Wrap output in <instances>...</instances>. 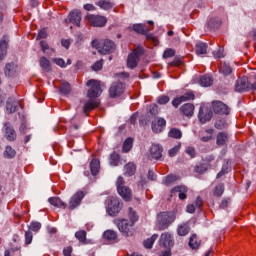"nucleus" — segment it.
<instances>
[{
  "label": "nucleus",
  "mask_w": 256,
  "mask_h": 256,
  "mask_svg": "<svg viewBox=\"0 0 256 256\" xmlns=\"http://www.w3.org/2000/svg\"><path fill=\"white\" fill-rule=\"evenodd\" d=\"M87 87H90L87 92V97L89 98L88 101L85 102L83 106V113L88 117L89 113L99 107L101 102L97 99L99 95H101V82L91 79L86 83Z\"/></svg>",
  "instance_id": "1"
},
{
  "label": "nucleus",
  "mask_w": 256,
  "mask_h": 256,
  "mask_svg": "<svg viewBox=\"0 0 256 256\" xmlns=\"http://www.w3.org/2000/svg\"><path fill=\"white\" fill-rule=\"evenodd\" d=\"M173 245H175L173 235L169 232L162 233L159 239V256H171V249Z\"/></svg>",
  "instance_id": "2"
},
{
  "label": "nucleus",
  "mask_w": 256,
  "mask_h": 256,
  "mask_svg": "<svg viewBox=\"0 0 256 256\" xmlns=\"http://www.w3.org/2000/svg\"><path fill=\"white\" fill-rule=\"evenodd\" d=\"M175 221V214L172 212H160L157 215L156 227L158 231L169 229L170 225Z\"/></svg>",
  "instance_id": "3"
},
{
  "label": "nucleus",
  "mask_w": 256,
  "mask_h": 256,
  "mask_svg": "<svg viewBox=\"0 0 256 256\" xmlns=\"http://www.w3.org/2000/svg\"><path fill=\"white\" fill-rule=\"evenodd\" d=\"M117 192L124 201H131L133 199V191L129 186H125V178L119 176L116 180Z\"/></svg>",
  "instance_id": "4"
},
{
  "label": "nucleus",
  "mask_w": 256,
  "mask_h": 256,
  "mask_svg": "<svg viewBox=\"0 0 256 256\" xmlns=\"http://www.w3.org/2000/svg\"><path fill=\"white\" fill-rule=\"evenodd\" d=\"M143 55H145V49L141 46L136 47L127 57V68L135 69Z\"/></svg>",
  "instance_id": "5"
},
{
  "label": "nucleus",
  "mask_w": 256,
  "mask_h": 256,
  "mask_svg": "<svg viewBox=\"0 0 256 256\" xmlns=\"http://www.w3.org/2000/svg\"><path fill=\"white\" fill-rule=\"evenodd\" d=\"M84 19L87 25H91V27H105L107 25V17L102 15L87 14Z\"/></svg>",
  "instance_id": "6"
},
{
  "label": "nucleus",
  "mask_w": 256,
  "mask_h": 256,
  "mask_svg": "<svg viewBox=\"0 0 256 256\" xmlns=\"http://www.w3.org/2000/svg\"><path fill=\"white\" fill-rule=\"evenodd\" d=\"M107 201V212L112 217H115V215H117L121 211L123 204H121L119 198L113 196L108 197Z\"/></svg>",
  "instance_id": "7"
},
{
  "label": "nucleus",
  "mask_w": 256,
  "mask_h": 256,
  "mask_svg": "<svg viewBox=\"0 0 256 256\" xmlns=\"http://www.w3.org/2000/svg\"><path fill=\"white\" fill-rule=\"evenodd\" d=\"M125 93V84L121 81L113 82L109 88V95L112 99H117V97H121Z\"/></svg>",
  "instance_id": "8"
},
{
  "label": "nucleus",
  "mask_w": 256,
  "mask_h": 256,
  "mask_svg": "<svg viewBox=\"0 0 256 256\" xmlns=\"http://www.w3.org/2000/svg\"><path fill=\"white\" fill-rule=\"evenodd\" d=\"M132 29L133 31H135V33H138L139 35H146V39H149L150 41H157L153 34H147L153 29V26L151 28H148L145 24H134L132 26Z\"/></svg>",
  "instance_id": "9"
},
{
  "label": "nucleus",
  "mask_w": 256,
  "mask_h": 256,
  "mask_svg": "<svg viewBox=\"0 0 256 256\" xmlns=\"http://www.w3.org/2000/svg\"><path fill=\"white\" fill-rule=\"evenodd\" d=\"M85 197V192L83 191H78L76 192L69 201L68 204V209L69 211H73L74 209H77V207H79V205H81V201H83Z\"/></svg>",
  "instance_id": "10"
},
{
  "label": "nucleus",
  "mask_w": 256,
  "mask_h": 256,
  "mask_svg": "<svg viewBox=\"0 0 256 256\" xmlns=\"http://www.w3.org/2000/svg\"><path fill=\"white\" fill-rule=\"evenodd\" d=\"M249 89H252L251 81H249V78L247 76H243L239 80H237L235 85L236 91H249Z\"/></svg>",
  "instance_id": "11"
},
{
  "label": "nucleus",
  "mask_w": 256,
  "mask_h": 256,
  "mask_svg": "<svg viewBox=\"0 0 256 256\" xmlns=\"http://www.w3.org/2000/svg\"><path fill=\"white\" fill-rule=\"evenodd\" d=\"M193 99H195V94L193 93V91H188L182 96L175 98L172 101V105L173 107L177 108L181 103H185V101H193Z\"/></svg>",
  "instance_id": "12"
},
{
  "label": "nucleus",
  "mask_w": 256,
  "mask_h": 256,
  "mask_svg": "<svg viewBox=\"0 0 256 256\" xmlns=\"http://www.w3.org/2000/svg\"><path fill=\"white\" fill-rule=\"evenodd\" d=\"M66 23H72L76 27H81V11L73 10L69 13L68 19L65 20Z\"/></svg>",
  "instance_id": "13"
},
{
  "label": "nucleus",
  "mask_w": 256,
  "mask_h": 256,
  "mask_svg": "<svg viewBox=\"0 0 256 256\" xmlns=\"http://www.w3.org/2000/svg\"><path fill=\"white\" fill-rule=\"evenodd\" d=\"M150 159H155L156 161H159L163 157V147H161L159 144H153L150 147Z\"/></svg>",
  "instance_id": "14"
},
{
  "label": "nucleus",
  "mask_w": 256,
  "mask_h": 256,
  "mask_svg": "<svg viewBox=\"0 0 256 256\" xmlns=\"http://www.w3.org/2000/svg\"><path fill=\"white\" fill-rule=\"evenodd\" d=\"M212 107L214 113H218L219 115H229V107L221 101L213 102Z\"/></svg>",
  "instance_id": "15"
},
{
  "label": "nucleus",
  "mask_w": 256,
  "mask_h": 256,
  "mask_svg": "<svg viewBox=\"0 0 256 256\" xmlns=\"http://www.w3.org/2000/svg\"><path fill=\"white\" fill-rule=\"evenodd\" d=\"M213 117V112L211 110H208L207 108L200 107L199 113H198V119L200 123L205 124L207 121H211V118Z\"/></svg>",
  "instance_id": "16"
},
{
  "label": "nucleus",
  "mask_w": 256,
  "mask_h": 256,
  "mask_svg": "<svg viewBox=\"0 0 256 256\" xmlns=\"http://www.w3.org/2000/svg\"><path fill=\"white\" fill-rule=\"evenodd\" d=\"M115 51V42L111 40H104L102 48L99 49V53L101 55H107L109 53H113Z\"/></svg>",
  "instance_id": "17"
},
{
  "label": "nucleus",
  "mask_w": 256,
  "mask_h": 256,
  "mask_svg": "<svg viewBox=\"0 0 256 256\" xmlns=\"http://www.w3.org/2000/svg\"><path fill=\"white\" fill-rule=\"evenodd\" d=\"M131 227H133V224H129L128 220H122L118 224L119 231H121V233H124L126 237L133 235V231H131Z\"/></svg>",
  "instance_id": "18"
},
{
  "label": "nucleus",
  "mask_w": 256,
  "mask_h": 256,
  "mask_svg": "<svg viewBox=\"0 0 256 256\" xmlns=\"http://www.w3.org/2000/svg\"><path fill=\"white\" fill-rule=\"evenodd\" d=\"M180 113L184 115V117H188V119H191L193 115L195 114V105L191 103H186L180 107Z\"/></svg>",
  "instance_id": "19"
},
{
  "label": "nucleus",
  "mask_w": 256,
  "mask_h": 256,
  "mask_svg": "<svg viewBox=\"0 0 256 256\" xmlns=\"http://www.w3.org/2000/svg\"><path fill=\"white\" fill-rule=\"evenodd\" d=\"M165 125H167V121L163 118H158L152 122V131L153 133H161L163 131Z\"/></svg>",
  "instance_id": "20"
},
{
  "label": "nucleus",
  "mask_w": 256,
  "mask_h": 256,
  "mask_svg": "<svg viewBox=\"0 0 256 256\" xmlns=\"http://www.w3.org/2000/svg\"><path fill=\"white\" fill-rule=\"evenodd\" d=\"M9 45V37L3 36L0 40V61L5 59V55H7V46Z\"/></svg>",
  "instance_id": "21"
},
{
  "label": "nucleus",
  "mask_w": 256,
  "mask_h": 256,
  "mask_svg": "<svg viewBox=\"0 0 256 256\" xmlns=\"http://www.w3.org/2000/svg\"><path fill=\"white\" fill-rule=\"evenodd\" d=\"M187 187L185 186H176L172 189L171 193L172 195H175L178 193V197L179 199H181V201L187 199Z\"/></svg>",
  "instance_id": "22"
},
{
  "label": "nucleus",
  "mask_w": 256,
  "mask_h": 256,
  "mask_svg": "<svg viewBox=\"0 0 256 256\" xmlns=\"http://www.w3.org/2000/svg\"><path fill=\"white\" fill-rule=\"evenodd\" d=\"M227 141H229V134L227 132H219L216 136V144L219 147H223L227 145Z\"/></svg>",
  "instance_id": "23"
},
{
  "label": "nucleus",
  "mask_w": 256,
  "mask_h": 256,
  "mask_svg": "<svg viewBox=\"0 0 256 256\" xmlns=\"http://www.w3.org/2000/svg\"><path fill=\"white\" fill-rule=\"evenodd\" d=\"M17 107H21L20 102L15 101L13 98L8 99L6 103L7 113H15V111H17Z\"/></svg>",
  "instance_id": "24"
},
{
  "label": "nucleus",
  "mask_w": 256,
  "mask_h": 256,
  "mask_svg": "<svg viewBox=\"0 0 256 256\" xmlns=\"http://www.w3.org/2000/svg\"><path fill=\"white\" fill-rule=\"evenodd\" d=\"M5 137L8 141H15L17 139V133L15 132V129H13L12 126L9 124H5Z\"/></svg>",
  "instance_id": "25"
},
{
  "label": "nucleus",
  "mask_w": 256,
  "mask_h": 256,
  "mask_svg": "<svg viewBox=\"0 0 256 256\" xmlns=\"http://www.w3.org/2000/svg\"><path fill=\"white\" fill-rule=\"evenodd\" d=\"M137 171V166L133 162H129L124 166V174L127 177H133Z\"/></svg>",
  "instance_id": "26"
},
{
  "label": "nucleus",
  "mask_w": 256,
  "mask_h": 256,
  "mask_svg": "<svg viewBox=\"0 0 256 256\" xmlns=\"http://www.w3.org/2000/svg\"><path fill=\"white\" fill-rule=\"evenodd\" d=\"M189 231H191V226H189V222L183 223L177 228V233L180 237H185V235H189Z\"/></svg>",
  "instance_id": "27"
},
{
  "label": "nucleus",
  "mask_w": 256,
  "mask_h": 256,
  "mask_svg": "<svg viewBox=\"0 0 256 256\" xmlns=\"http://www.w3.org/2000/svg\"><path fill=\"white\" fill-rule=\"evenodd\" d=\"M101 169V162L98 159H92L90 162V171L92 175H97Z\"/></svg>",
  "instance_id": "28"
},
{
  "label": "nucleus",
  "mask_w": 256,
  "mask_h": 256,
  "mask_svg": "<svg viewBox=\"0 0 256 256\" xmlns=\"http://www.w3.org/2000/svg\"><path fill=\"white\" fill-rule=\"evenodd\" d=\"M48 201L50 205H53L54 207L67 209V204H65V202H63L59 197H51Z\"/></svg>",
  "instance_id": "29"
},
{
  "label": "nucleus",
  "mask_w": 256,
  "mask_h": 256,
  "mask_svg": "<svg viewBox=\"0 0 256 256\" xmlns=\"http://www.w3.org/2000/svg\"><path fill=\"white\" fill-rule=\"evenodd\" d=\"M159 239L158 234H153L150 238L144 240L143 245L145 249H153V245L155 244V241Z\"/></svg>",
  "instance_id": "30"
},
{
  "label": "nucleus",
  "mask_w": 256,
  "mask_h": 256,
  "mask_svg": "<svg viewBox=\"0 0 256 256\" xmlns=\"http://www.w3.org/2000/svg\"><path fill=\"white\" fill-rule=\"evenodd\" d=\"M100 9H103L104 11H109L112 7H115V4L108 0H100L96 3Z\"/></svg>",
  "instance_id": "31"
},
{
  "label": "nucleus",
  "mask_w": 256,
  "mask_h": 256,
  "mask_svg": "<svg viewBox=\"0 0 256 256\" xmlns=\"http://www.w3.org/2000/svg\"><path fill=\"white\" fill-rule=\"evenodd\" d=\"M207 43L198 42L195 46V51L198 55H207Z\"/></svg>",
  "instance_id": "32"
},
{
  "label": "nucleus",
  "mask_w": 256,
  "mask_h": 256,
  "mask_svg": "<svg viewBox=\"0 0 256 256\" xmlns=\"http://www.w3.org/2000/svg\"><path fill=\"white\" fill-rule=\"evenodd\" d=\"M200 245H201V240L197 238V234H192L189 240V247H191V249H199Z\"/></svg>",
  "instance_id": "33"
},
{
  "label": "nucleus",
  "mask_w": 256,
  "mask_h": 256,
  "mask_svg": "<svg viewBox=\"0 0 256 256\" xmlns=\"http://www.w3.org/2000/svg\"><path fill=\"white\" fill-rule=\"evenodd\" d=\"M209 167H210L209 163H201L194 167V171L199 175H203V173L207 172Z\"/></svg>",
  "instance_id": "34"
},
{
  "label": "nucleus",
  "mask_w": 256,
  "mask_h": 256,
  "mask_svg": "<svg viewBox=\"0 0 256 256\" xmlns=\"http://www.w3.org/2000/svg\"><path fill=\"white\" fill-rule=\"evenodd\" d=\"M200 85L202 87H211L213 85V78L209 75H204L200 78Z\"/></svg>",
  "instance_id": "35"
},
{
  "label": "nucleus",
  "mask_w": 256,
  "mask_h": 256,
  "mask_svg": "<svg viewBox=\"0 0 256 256\" xmlns=\"http://www.w3.org/2000/svg\"><path fill=\"white\" fill-rule=\"evenodd\" d=\"M131 149H133V138L129 137L124 141L122 151L123 153H129Z\"/></svg>",
  "instance_id": "36"
},
{
  "label": "nucleus",
  "mask_w": 256,
  "mask_h": 256,
  "mask_svg": "<svg viewBox=\"0 0 256 256\" xmlns=\"http://www.w3.org/2000/svg\"><path fill=\"white\" fill-rule=\"evenodd\" d=\"M40 66L44 71H47V73L51 71V62L49 61V59H47V57L40 58Z\"/></svg>",
  "instance_id": "37"
},
{
  "label": "nucleus",
  "mask_w": 256,
  "mask_h": 256,
  "mask_svg": "<svg viewBox=\"0 0 256 256\" xmlns=\"http://www.w3.org/2000/svg\"><path fill=\"white\" fill-rule=\"evenodd\" d=\"M15 69H16L15 64H13V63L6 64L5 69H4V73H5L6 77H13V75L15 73Z\"/></svg>",
  "instance_id": "38"
},
{
  "label": "nucleus",
  "mask_w": 256,
  "mask_h": 256,
  "mask_svg": "<svg viewBox=\"0 0 256 256\" xmlns=\"http://www.w3.org/2000/svg\"><path fill=\"white\" fill-rule=\"evenodd\" d=\"M75 237L76 239H78V241H80V243H82L83 245H85L87 243V232L84 230H80L78 232L75 233Z\"/></svg>",
  "instance_id": "39"
},
{
  "label": "nucleus",
  "mask_w": 256,
  "mask_h": 256,
  "mask_svg": "<svg viewBox=\"0 0 256 256\" xmlns=\"http://www.w3.org/2000/svg\"><path fill=\"white\" fill-rule=\"evenodd\" d=\"M103 237L106 241H115V239H117V232L113 230H107L104 232Z\"/></svg>",
  "instance_id": "40"
},
{
  "label": "nucleus",
  "mask_w": 256,
  "mask_h": 256,
  "mask_svg": "<svg viewBox=\"0 0 256 256\" xmlns=\"http://www.w3.org/2000/svg\"><path fill=\"white\" fill-rule=\"evenodd\" d=\"M209 29H219L221 27V20L219 18H211L208 21Z\"/></svg>",
  "instance_id": "41"
},
{
  "label": "nucleus",
  "mask_w": 256,
  "mask_h": 256,
  "mask_svg": "<svg viewBox=\"0 0 256 256\" xmlns=\"http://www.w3.org/2000/svg\"><path fill=\"white\" fill-rule=\"evenodd\" d=\"M59 91L62 95H69V93H71V85L69 82H62Z\"/></svg>",
  "instance_id": "42"
},
{
  "label": "nucleus",
  "mask_w": 256,
  "mask_h": 256,
  "mask_svg": "<svg viewBox=\"0 0 256 256\" xmlns=\"http://www.w3.org/2000/svg\"><path fill=\"white\" fill-rule=\"evenodd\" d=\"M169 137H171L172 139H181V137L183 136V134L181 133V130L177 129V128H172L169 133H168Z\"/></svg>",
  "instance_id": "43"
},
{
  "label": "nucleus",
  "mask_w": 256,
  "mask_h": 256,
  "mask_svg": "<svg viewBox=\"0 0 256 256\" xmlns=\"http://www.w3.org/2000/svg\"><path fill=\"white\" fill-rule=\"evenodd\" d=\"M214 127L215 129H218L220 131L223 129H227V122L225 121V119H217L214 123Z\"/></svg>",
  "instance_id": "44"
},
{
  "label": "nucleus",
  "mask_w": 256,
  "mask_h": 256,
  "mask_svg": "<svg viewBox=\"0 0 256 256\" xmlns=\"http://www.w3.org/2000/svg\"><path fill=\"white\" fill-rule=\"evenodd\" d=\"M119 159L120 156L119 154H117V152H114L110 155V165L112 167H117V165H119Z\"/></svg>",
  "instance_id": "45"
},
{
  "label": "nucleus",
  "mask_w": 256,
  "mask_h": 256,
  "mask_svg": "<svg viewBox=\"0 0 256 256\" xmlns=\"http://www.w3.org/2000/svg\"><path fill=\"white\" fill-rule=\"evenodd\" d=\"M128 217H129L132 225L139 219L137 212L135 210H133V208H128Z\"/></svg>",
  "instance_id": "46"
},
{
  "label": "nucleus",
  "mask_w": 256,
  "mask_h": 256,
  "mask_svg": "<svg viewBox=\"0 0 256 256\" xmlns=\"http://www.w3.org/2000/svg\"><path fill=\"white\" fill-rule=\"evenodd\" d=\"M4 155L8 159H13V157L17 155V151H15V149H13L11 146H7L5 149Z\"/></svg>",
  "instance_id": "47"
},
{
  "label": "nucleus",
  "mask_w": 256,
  "mask_h": 256,
  "mask_svg": "<svg viewBox=\"0 0 256 256\" xmlns=\"http://www.w3.org/2000/svg\"><path fill=\"white\" fill-rule=\"evenodd\" d=\"M219 71L224 75H231V73L233 72V70L231 69V66L227 64L220 65Z\"/></svg>",
  "instance_id": "48"
},
{
  "label": "nucleus",
  "mask_w": 256,
  "mask_h": 256,
  "mask_svg": "<svg viewBox=\"0 0 256 256\" xmlns=\"http://www.w3.org/2000/svg\"><path fill=\"white\" fill-rule=\"evenodd\" d=\"M224 192H225V186L223 184H218L214 188V195L216 197H221V195H223Z\"/></svg>",
  "instance_id": "49"
},
{
  "label": "nucleus",
  "mask_w": 256,
  "mask_h": 256,
  "mask_svg": "<svg viewBox=\"0 0 256 256\" xmlns=\"http://www.w3.org/2000/svg\"><path fill=\"white\" fill-rule=\"evenodd\" d=\"M185 153L191 157V159H195L197 157V151L195 150V147L193 146H188L185 149Z\"/></svg>",
  "instance_id": "50"
},
{
  "label": "nucleus",
  "mask_w": 256,
  "mask_h": 256,
  "mask_svg": "<svg viewBox=\"0 0 256 256\" xmlns=\"http://www.w3.org/2000/svg\"><path fill=\"white\" fill-rule=\"evenodd\" d=\"M33 241V233L31 231L25 232V245H31Z\"/></svg>",
  "instance_id": "51"
},
{
  "label": "nucleus",
  "mask_w": 256,
  "mask_h": 256,
  "mask_svg": "<svg viewBox=\"0 0 256 256\" xmlns=\"http://www.w3.org/2000/svg\"><path fill=\"white\" fill-rule=\"evenodd\" d=\"M163 57L164 59H169L171 57H175V50L169 48V49H166L163 53Z\"/></svg>",
  "instance_id": "52"
},
{
  "label": "nucleus",
  "mask_w": 256,
  "mask_h": 256,
  "mask_svg": "<svg viewBox=\"0 0 256 256\" xmlns=\"http://www.w3.org/2000/svg\"><path fill=\"white\" fill-rule=\"evenodd\" d=\"M175 181H177V176L171 174L165 178L164 183L166 185H171V183H175Z\"/></svg>",
  "instance_id": "53"
},
{
  "label": "nucleus",
  "mask_w": 256,
  "mask_h": 256,
  "mask_svg": "<svg viewBox=\"0 0 256 256\" xmlns=\"http://www.w3.org/2000/svg\"><path fill=\"white\" fill-rule=\"evenodd\" d=\"M150 115H157V113H159V107L157 106V104H152L149 106L148 108Z\"/></svg>",
  "instance_id": "54"
},
{
  "label": "nucleus",
  "mask_w": 256,
  "mask_h": 256,
  "mask_svg": "<svg viewBox=\"0 0 256 256\" xmlns=\"http://www.w3.org/2000/svg\"><path fill=\"white\" fill-rule=\"evenodd\" d=\"M179 149H181V144L174 146L172 149L169 150L170 157H175L177 153H179Z\"/></svg>",
  "instance_id": "55"
},
{
  "label": "nucleus",
  "mask_w": 256,
  "mask_h": 256,
  "mask_svg": "<svg viewBox=\"0 0 256 256\" xmlns=\"http://www.w3.org/2000/svg\"><path fill=\"white\" fill-rule=\"evenodd\" d=\"M168 101H170L169 96L163 95L158 98L157 103L159 105H167Z\"/></svg>",
  "instance_id": "56"
},
{
  "label": "nucleus",
  "mask_w": 256,
  "mask_h": 256,
  "mask_svg": "<svg viewBox=\"0 0 256 256\" xmlns=\"http://www.w3.org/2000/svg\"><path fill=\"white\" fill-rule=\"evenodd\" d=\"M93 71H101L103 69V60L97 61L93 66H92Z\"/></svg>",
  "instance_id": "57"
},
{
  "label": "nucleus",
  "mask_w": 256,
  "mask_h": 256,
  "mask_svg": "<svg viewBox=\"0 0 256 256\" xmlns=\"http://www.w3.org/2000/svg\"><path fill=\"white\" fill-rule=\"evenodd\" d=\"M73 254V247L67 246L63 249L64 256H71Z\"/></svg>",
  "instance_id": "58"
},
{
  "label": "nucleus",
  "mask_w": 256,
  "mask_h": 256,
  "mask_svg": "<svg viewBox=\"0 0 256 256\" xmlns=\"http://www.w3.org/2000/svg\"><path fill=\"white\" fill-rule=\"evenodd\" d=\"M31 231H39L41 229V223L39 222H32L30 225Z\"/></svg>",
  "instance_id": "59"
},
{
  "label": "nucleus",
  "mask_w": 256,
  "mask_h": 256,
  "mask_svg": "<svg viewBox=\"0 0 256 256\" xmlns=\"http://www.w3.org/2000/svg\"><path fill=\"white\" fill-rule=\"evenodd\" d=\"M229 203H231V199H229V198L222 200V202L220 204V208L227 209V207H229Z\"/></svg>",
  "instance_id": "60"
},
{
  "label": "nucleus",
  "mask_w": 256,
  "mask_h": 256,
  "mask_svg": "<svg viewBox=\"0 0 256 256\" xmlns=\"http://www.w3.org/2000/svg\"><path fill=\"white\" fill-rule=\"evenodd\" d=\"M54 63H56V65H58L59 67H67V64H65V60L61 58L54 59Z\"/></svg>",
  "instance_id": "61"
},
{
  "label": "nucleus",
  "mask_w": 256,
  "mask_h": 256,
  "mask_svg": "<svg viewBox=\"0 0 256 256\" xmlns=\"http://www.w3.org/2000/svg\"><path fill=\"white\" fill-rule=\"evenodd\" d=\"M40 46L43 53H46L47 49H49V44H47L44 40L40 42Z\"/></svg>",
  "instance_id": "62"
},
{
  "label": "nucleus",
  "mask_w": 256,
  "mask_h": 256,
  "mask_svg": "<svg viewBox=\"0 0 256 256\" xmlns=\"http://www.w3.org/2000/svg\"><path fill=\"white\" fill-rule=\"evenodd\" d=\"M84 9L85 11H95L97 8L93 4H85Z\"/></svg>",
  "instance_id": "63"
},
{
  "label": "nucleus",
  "mask_w": 256,
  "mask_h": 256,
  "mask_svg": "<svg viewBox=\"0 0 256 256\" xmlns=\"http://www.w3.org/2000/svg\"><path fill=\"white\" fill-rule=\"evenodd\" d=\"M47 37V31L46 30H40L38 33V39H46Z\"/></svg>",
  "instance_id": "64"
}]
</instances>
